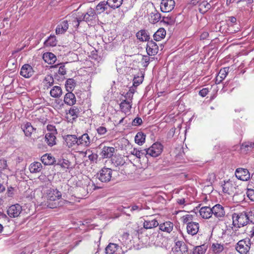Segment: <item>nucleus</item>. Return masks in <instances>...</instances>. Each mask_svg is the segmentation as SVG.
Here are the masks:
<instances>
[{
	"instance_id": "51",
	"label": "nucleus",
	"mask_w": 254,
	"mask_h": 254,
	"mask_svg": "<svg viewBox=\"0 0 254 254\" xmlns=\"http://www.w3.org/2000/svg\"><path fill=\"white\" fill-rule=\"evenodd\" d=\"M151 18L152 19V22L155 23L161 19V15L160 13L156 12L155 13H153V15L151 16Z\"/></svg>"
},
{
	"instance_id": "64",
	"label": "nucleus",
	"mask_w": 254,
	"mask_h": 254,
	"mask_svg": "<svg viewBox=\"0 0 254 254\" xmlns=\"http://www.w3.org/2000/svg\"><path fill=\"white\" fill-rule=\"evenodd\" d=\"M142 209V207H139L138 205H134L131 207V208L130 209L131 211H133L135 210L140 211Z\"/></svg>"
},
{
	"instance_id": "5",
	"label": "nucleus",
	"mask_w": 254,
	"mask_h": 254,
	"mask_svg": "<svg viewBox=\"0 0 254 254\" xmlns=\"http://www.w3.org/2000/svg\"><path fill=\"white\" fill-rule=\"evenodd\" d=\"M22 212V206L19 204L11 205L7 210L8 215L11 218H15L19 216Z\"/></svg>"
},
{
	"instance_id": "28",
	"label": "nucleus",
	"mask_w": 254,
	"mask_h": 254,
	"mask_svg": "<svg viewBox=\"0 0 254 254\" xmlns=\"http://www.w3.org/2000/svg\"><path fill=\"white\" fill-rule=\"evenodd\" d=\"M50 94L53 98H60L63 94L62 89L59 86H55L50 90Z\"/></svg>"
},
{
	"instance_id": "36",
	"label": "nucleus",
	"mask_w": 254,
	"mask_h": 254,
	"mask_svg": "<svg viewBox=\"0 0 254 254\" xmlns=\"http://www.w3.org/2000/svg\"><path fill=\"white\" fill-rule=\"evenodd\" d=\"M229 69V67H228L221 69L216 77V81H217L218 83L221 82L222 80L226 77L228 73Z\"/></svg>"
},
{
	"instance_id": "12",
	"label": "nucleus",
	"mask_w": 254,
	"mask_h": 254,
	"mask_svg": "<svg viewBox=\"0 0 254 254\" xmlns=\"http://www.w3.org/2000/svg\"><path fill=\"white\" fill-rule=\"evenodd\" d=\"M158 46L152 40L148 41L146 46V52L149 56H154L158 53Z\"/></svg>"
},
{
	"instance_id": "18",
	"label": "nucleus",
	"mask_w": 254,
	"mask_h": 254,
	"mask_svg": "<svg viewBox=\"0 0 254 254\" xmlns=\"http://www.w3.org/2000/svg\"><path fill=\"white\" fill-rule=\"evenodd\" d=\"M159 229L163 232L170 233L173 229L174 224L170 221H166L162 223L159 224Z\"/></svg>"
},
{
	"instance_id": "49",
	"label": "nucleus",
	"mask_w": 254,
	"mask_h": 254,
	"mask_svg": "<svg viewBox=\"0 0 254 254\" xmlns=\"http://www.w3.org/2000/svg\"><path fill=\"white\" fill-rule=\"evenodd\" d=\"M245 212L247 215V218H248V223L250 222L254 224V209L245 211Z\"/></svg>"
},
{
	"instance_id": "27",
	"label": "nucleus",
	"mask_w": 254,
	"mask_h": 254,
	"mask_svg": "<svg viewBox=\"0 0 254 254\" xmlns=\"http://www.w3.org/2000/svg\"><path fill=\"white\" fill-rule=\"evenodd\" d=\"M29 169L31 173H39L42 169V165L39 162H34L30 165Z\"/></svg>"
},
{
	"instance_id": "6",
	"label": "nucleus",
	"mask_w": 254,
	"mask_h": 254,
	"mask_svg": "<svg viewBox=\"0 0 254 254\" xmlns=\"http://www.w3.org/2000/svg\"><path fill=\"white\" fill-rule=\"evenodd\" d=\"M175 254H187L188 248L187 245L182 241H177L173 248Z\"/></svg>"
},
{
	"instance_id": "19",
	"label": "nucleus",
	"mask_w": 254,
	"mask_h": 254,
	"mask_svg": "<svg viewBox=\"0 0 254 254\" xmlns=\"http://www.w3.org/2000/svg\"><path fill=\"white\" fill-rule=\"evenodd\" d=\"M68 28V24L67 20H63L58 25L56 29V33L57 34L64 33L66 31Z\"/></svg>"
},
{
	"instance_id": "52",
	"label": "nucleus",
	"mask_w": 254,
	"mask_h": 254,
	"mask_svg": "<svg viewBox=\"0 0 254 254\" xmlns=\"http://www.w3.org/2000/svg\"><path fill=\"white\" fill-rule=\"evenodd\" d=\"M142 65L143 67H146L149 64L150 58L147 56H143L141 61Z\"/></svg>"
},
{
	"instance_id": "43",
	"label": "nucleus",
	"mask_w": 254,
	"mask_h": 254,
	"mask_svg": "<svg viewBox=\"0 0 254 254\" xmlns=\"http://www.w3.org/2000/svg\"><path fill=\"white\" fill-rule=\"evenodd\" d=\"M233 188L232 184L229 182H225L222 185L223 191L229 194H231Z\"/></svg>"
},
{
	"instance_id": "26",
	"label": "nucleus",
	"mask_w": 254,
	"mask_h": 254,
	"mask_svg": "<svg viewBox=\"0 0 254 254\" xmlns=\"http://www.w3.org/2000/svg\"><path fill=\"white\" fill-rule=\"evenodd\" d=\"M41 160L45 165H51L55 161V158L49 154H45L41 157Z\"/></svg>"
},
{
	"instance_id": "15",
	"label": "nucleus",
	"mask_w": 254,
	"mask_h": 254,
	"mask_svg": "<svg viewBox=\"0 0 254 254\" xmlns=\"http://www.w3.org/2000/svg\"><path fill=\"white\" fill-rule=\"evenodd\" d=\"M62 197V194L57 189L49 190L47 192V199L51 201H55Z\"/></svg>"
},
{
	"instance_id": "48",
	"label": "nucleus",
	"mask_w": 254,
	"mask_h": 254,
	"mask_svg": "<svg viewBox=\"0 0 254 254\" xmlns=\"http://www.w3.org/2000/svg\"><path fill=\"white\" fill-rule=\"evenodd\" d=\"M75 20L76 23L75 27H78L79 26V23L81 22L85 21L84 13L78 12L76 15V17L75 18Z\"/></svg>"
},
{
	"instance_id": "50",
	"label": "nucleus",
	"mask_w": 254,
	"mask_h": 254,
	"mask_svg": "<svg viewBox=\"0 0 254 254\" xmlns=\"http://www.w3.org/2000/svg\"><path fill=\"white\" fill-rule=\"evenodd\" d=\"M79 110L76 107H73L71 108L68 112V114L73 117V119H74L79 115Z\"/></svg>"
},
{
	"instance_id": "33",
	"label": "nucleus",
	"mask_w": 254,
	"mask_h": 254,
	"mask_svg": "<svg viewBox=\"0 0 254 254\" xmlns=\"http://www.w3.org/2000/svg\"><path fill=\"white\" fill-rule=\"evenodd\" d=\"M166 35V30L163 28H159L153 35L154 40L156 41H159L164 39Z\"/></svg>"
},
{
	"instance_id": "34",
	"label": "nucleus",
	"mask_w": 254,
	"mask_h": 254,
	"mask_svg": "<svg viewBox=\"0 0 254 254\" xmlns=\"http://www.w3.org/2000/svg\"><path fill=\"white\" fill-rule=\"evenodd\" d=\"M137 38L141 41H148L149 35L148 32L145 30H141L136 34Z\"/></svg>"
},
{
	"instance_id": "29",
	"label": "nucleus",
	"mask_w": 254,
	"mask_h": 254,
	"mask_svg": "<svg viewBox=\"0 0 254 254\" xmlns=\"http://www.w3.org/2000/svg\"><path fill=\"white\" fill-rule=\"evenodd\" d=\"M43 59L45 62L49 64H53L57 60L56 56L52 53H46L44 54Z\"/></svg>"
},
{
	"instance_id": "45",
	"label": "nucleus",
	"mask_w": 254,
	"mask_h": 254,
	"mask_svg": "<svg viewBox=\"0 0 254 254\" xmlns=\"http://www.w3.org/2000/svg\"><path fill=\"white\" fill-rule=\"evenodd\" d=\"M206 251V247L205 245H201L195 247L192 254H204Z\"/></svg>"
},
{
	"instance_id": "61",
	"label": "nucleus",
	"mask_w": 254,
	"mask_h": 254,
	"mask_svg": "<svg viewBox=\"0 0 254 254\" xmlns=\"http://www.w3.org/2000/svg\"><path fill=\"white\" fill-rule=\"evenodd\" d=\"M142 123V119L140 118H136L133 121V126H138L140 125Z\"/></svg>"
},
{
	"instance_id": "21",
	"label": "nucleus",
	"mask_w": 254,
	"mask_h": 254,
	"mask_svg": "<svg viewBox=\"0 0 254 254\" xmlns=\"http://www.w3.org/2000/svg\"><path fill=\"white\" fill-rule=\"evenodd\" d=\"M199 214L204 219L210 218L212 216V208L208 206L202 207L199 210Z\"/></svg>"
},
{
	"instance_id": "38",
	"label": "nucleus",
	"mask_w": 254,
	"mask_h": 254,
	"mask_svg": "<svg viewBox=\"0 0 254 254\" xmlns=\"http://www.w3.org/2000/svg\"><path fill=\"white\" fill-rule=\"evenodd\" d=\"M119 248V246L114 243H110L106 248V254H113Z\"/></svg>"
},
{
	"instance_id": "59",
	"label": "nucleus",
	"mask_w": 254,
	"mask_h": 254,
	"mask_svg": "<svg viewBox=\"0 0 254 254\" xmlns=\"http://www.w3.org/2000/svg\"><path fill=\"white\" fill-rule=\"evenodd\" d=\"M14 188L12 187H8L7 188V194L9 197H12L14 194Z\"/></svg>"
},
{
	"instance_id": "23",
	"label": "nucleus",
	"mask_w": 254,
	"mask_h": 254,
	"mask_svg": "<svg viewBox=\"0 0 254 254\" xmlns=\"http://www.w3.org/2000/svg\"><path fill=\"white\" fill-rule=\"evenodd\" d=\"M64 102L65 104L69 106L74 105L76 102L75 95L71 91L68 92L64 96Z\"/></svg>"
},
{
	"instance_id": "14",
	"label": "nucleus",
	"mask_w": 254,
	"mask_h": 254,
	"mask_svg": "<svg viewBox=\"0 0 254 254\" xmlns=\"http://www.w3.org/2000/svg\"><path fill=\"white\" fill-rule=\"evenodd\" d=\"M33 74V70L31 65L28 64L23 65L20 70V75L25 78H29Z\"/></svg>"
},
{
	"instance_id": "32",
	"label": "nucleus",
	"mask_w": 254,
	"mask_h": 254,
	"mask_svg": "<svg viewBox=\"0 0 254 254\" xmlns=\"http://www.w3.org/2000/svg\"><path fill=\"white\" fill-rule=\"evenodd\" d=\"M108 7L107 2L101 1L97 5L94 10L97 14H100L107 10Z\"/></svg>"
},
{
	"instance_id": "62",
	"label": "nucleus",
	"mask_w": 254,
	"mask_h": 254,
	"mask_svg": "<svg viewBox=\"0 0 254 254\" xmlns=\"http://www.w3.org/2000/svg\"><path fill=\"white\" fill-rule=\"evenodd\" d=\"M208 93V89L207 88H203L199 92V94L202 97H205Z\"/></svg>"
},
{
	"instance_id": "20",
	"label": "nucleus",
	"mask_w": 254,
	"mask_h": 254,
	"mask_svg": "<svg viewBox=\"0 0 254 254\" xmlns=\"http://www.w3.org/2000/svg\"><path fill=\"white\" fill-rule=\"evenodd\" d=\"M159 225V222L156 219L149 218L144 220L143 227L146 229H152Z\"/></svg>"
},
{
	"instance_id": "4",
	"label": "nucleus",
	"mask_w": 254,
	"mask_h": 254,
	"mask_svg": "<svg viewBox=\"0 0 254 254\" xmlns=\"http://www.w3.org/2000/svg\"><path fill=\"white\" fill-rule=\"evenodd\" d=\"M112 170L108 168H103L98 174V179L102 182H108L112 178Z\"/></svg>"
},
{
	"instance_id": "30",
	"label": "nucleus",
	"mask_w": 254,
	"mask_h": 254,
	"mask_svg": "<svg viewBox=\"0 0 254 254\" xmlns=\"http://www.w3.org/2000/svg\"><path fill=\"white\" fill-rule=\"evenodd\" d=\"M176 18L175 15L169 14L168 16H163L161 22L167 25H173L175 23Z\"/></svg>"
},
{
	"instance_id": "63",
	"label": "nucleus",
	"mask_w": 254,
	"mask_h": 254,
	"mask_svg": "<svg viewBox=\"0 0 254 254\" xmlns=\"http://www.w3.org/2000/svg\"><path fill=\"white\" fill-rule=\"evenodd\" d=\"M133 92H127L126 96H125V97L126 98H128V100L127 101H132V97H133Z\"/></svg>"
},
{
	"instance_id": "2",
	"label": "nucleus",
	"mask_w": 254,
	"mask_h": 254,
	"mask_svg": "<svg viewBox=\"0 0 254 254\" xmlns=\"http://www.w3.org/2000/svg\"><path fill=\"white\" fill-rule=\"evenodd\" d=\"M245 212L239 213H234L232 215L233 223L238 227H243L248 224V218Z\"/></svg>"
},
{
	"instance_id": "39",
	"label": "nucleus",
	"mask_w": 254,
	"mask_h": 254,
	"mask_svg": "<svg viewBox=\"0 0 254 254\" xmlns=\"http://www.w3.org/2000/svg\"><path fill=\"white\" fill-rule=\"evenodd\" d=\"M212 252L215 254H218L224 250V246L219 243H213L211 247Z\"/></svg>"
},
{
	"instance_id": "53",
	"label": "nucleus",
	"mask_w": 254,
	"mask_h": 254,
	"mask_svg": "<svg viewBox=\"0 0 254 254\" xmlns=\"http://www.w3.org/2000/svg\"><path fill=\"white\" fill-rule=\"evenodd\" d=\"M143 78V76H138L137 77H134V78L133 79V85L134 87H136V86H138L140 83H141L142 82Z\"/></svg>"
},
{
	"instance_id": "24",
	"label": "nucleus",
	"mask_w": 254,
	"mask_h": 254,
	"mask_svg": "<svg viewBox=\"0 0 254 254\" xmlns=\"http://www.w3.org/2000/svg\"><path fill=\"white\" fill-rule=\"evenodd\" d=\"M54 79L51 75H47L43 81V88L44 90L48 89L54 85Z\"/></svg>"
},
{
	"instance_id": "22",
	"label": "nucleus",
	"mask_w": 254,
	"mask_h": 254,
	"mask_svg": "<svg viewBox=\"0 0 254 254\" xmlns=\"http://www.w3.org/2000/svg\"><path fill=\"white\" fill-rule=\"evenodd\" d=\"M64 139L68 147H71L75 145H77V136L75 135H67Z\"/></svg>"
},
{
	"instance_id": "8",
	"label": "nucleus",
	"mask_w": 254,
	"mask_h": 254,
	"mask_svg": "<svg viewBox=\"0 0 254 254\" xmlns=\"http://www.w3.org/2000/svg\"><path fill=\"white\" fill-rule=\"evenodd\" d=\"M77 146L86 147L90 146L92 140L88 133H84L77 137Z\"/></svg>"
},
{
	"instance_id": "44",
	"label": "nucleus",
	"mask_w": 254,
	"mask_h": 254,
	"mask_svg": "<svg viewBox=\"0 0 254 254\" xmlns=\"http://www.w3.org/2000/svg\"><path fill=\"white\" fill-rule=\"evenodd\" d=\"M75 85L74 80L72 78L68 79L65 83V88L68 92L71 91Z\"/></svg>"
},
{
	"instance_id": "11",
	"label": "nucleus",
	"mask_w": 254,
	"mask_h": 254,
	"mask_svg": "<svg viewBox=\"0 0 254 254\" xmlns=\"http://www.w3.org/2000/svg\"><path fill=\"white\" fill-rule=\"evenodd\" d=\"M85 22L90 24H93L97 18L95 10L92 8L88 9L86 13H84Z\"/></svg>"
},
{
	"instance_id": "47",
	"label": "nucleus",
	"mask_w": 254,
	"mask_h": 254,
	"mask_svg": "<svg viewBox=\"0 0 254 254\" xmlns=\"http://www.w3.org/2000/svg\"><path fill=\"white\" fill-rule=\"evenodd\" d=\"M253 148H254V142H246L243 143L241 146V149L244 151H249Z\"/></svg>"
},
{
	"instance_id": "17",
	"label": "nucleus",
	"mask_w": 254,
	"mask_h": 254,
	"mask_svg": "<svg viewBox=\"0 0 254 254\" xmlns=\"http://www.w3.org/2000/svg\"><path fill=\"white\" fill-rule=\"evenodd\" d=\"M199 225L197 222H193L187 225V232L192 236L196 235L199 230Z\"/></svg>"
},
{
	"instance_id": "60",
	"label": "nucleus",
	"mask_w": 254,
	"mask_h": 254,
	"mask_svg": "<svg viewBox=\"0 0 254 254\" xmlns=\"http://www.w3.org/2000/svg\"><path fill=\"white\" fill-rule=\"evenodd\" d=\"M98 158V155L96 153H91L88 155V159L92 162L96 161Z\"/></svg>"
},
{
	"instance_id": "31",
	"label": "nucleus",
	"mask_w": 254,
	"mask_h": 254,
	"mask_svg": "<svg viewBox=\"0 0 254 254\" xmlns=\"http://www.w3.org/2000/svg\"><path fill=\"white\" fill-rule=\"evenodd\" d=\"M112 163L115 167L122 166L125 164L124 158L121 156H115L112 158Z\"/></svg>"
},
{
	"instance_id": "37",
	"label": "nucleus",
	"mask_w": 254,
	"mask_h": 254,
	"mask_svg": "<svg viewBox=\"0 0 254 254\" xmlns=\"http://www.w3.org/2000/svg\"><path fill=\"white\" fill-rule=\"evenodd\" d=\"M107 3L110 8L115 9L119 8L123 3V0H107Z\"/></svg>"
},
{
	"instance_id": "13",
	"label": "nucleus",
	"mask_w": 254,
	"mask_h": 254,
	"mask_svg": "<svg viewBox=\"0 0 254 254\" xmlns=\"http://www.w3.org/2000/svg\"><path fill=\"white\" fill-rule=\"evenodd\" d=\"M21 127L25 135L27 137H30L32 132L36 130V128L34 127L29 122L23 123Z\"/></svg>"
},
{
	"instance_id": "35",
	"label": "nucleus",
	"mask_w": 254,
	"mask_h": 254,
	"mask_svg": "<svg viewBox=\"0 0 254 254\" xmlns=\"http://www.w3.org/2000/svg\"><path fill=\"white\" fill-rule=\"evenodd\" d=\"M131 101H127V100L123 101L120 105L122 111L125 113L129 112L131 108Z\"/></svg>"
},
{
	"instance_id": "57",
	"label": "nucleus",
	"mask_w": 254,
	"mask_h": 254,
	"mask_svg": "<svg viewBox=\"0 0 254 254\" xmlns=\"http://www.w3.org/2000/svg\"><path fill=\"white\" fill-rule=\"evenodd\" d=\"M7 165L6 161L5 160H0V172L7 169Z\"/></svg>"
},
{
	"instance_id": "46",
	"label": "nucleus",
	"mask_w": 254,
	"mask_h": 254,
	"mask_svg": "<svg viewBox=\"0 0 254 254\" xmlns=\"http://www.w3.org/2000/svg\"><path fill=\"white\" fill-rule=\"evenodd\" d=\"M182 222L184 223H186L187 225L189 224L190 223H193V220L194 219V216L191 214H187L183 216L182 217Z\"/></svg>"
},
{
	"instance_id": "3",
	"label": "nucleus",
	"mask_w": 254,
	"mask_h": 254,
	"mask_svg": "<svg viewBox=\"0 0 254 254\" xmlns=\"http://www.w3.org/2000/svg\"><path fill=\"white\" fill-rule=\"evenodd\" d=\"M163 150L162 145L158 142L153 143L151 147L145 149V156L156 157L160 155Z\"/></svg>"
},
{
	"instance_id": "58",
	"label": "nucleus",
	"mask_w": 254,
	"mask_h": 254,
	"mask_svg": "<svg viewBox=\"0 0 254 254\" xmlns=\"http://www.w3.org/2000/svg\"><path fill=\"white\" fill-rule=\"evenodd\" d=\"M97 131L100 135L105 134L107 132V129L104 127H100L97 129Z\"/></svg>"
},
{
	"instance_id": "56",
	"label": "nucleus",
	"mask_w": 254,
	"mask_h": 254,
	"mask_svg": "<svg viewBox=\"0 0 254 254\" xmlns=\"http://www.w3.org/2000/svg\"><path fill=\"white\" fill-rule=\"evenodd\" d=\"M247 196L250 200L254 201V190L249 189L247 192Z\"/></svg>"
},
{
	"instance_id": "42",
	"label": "nucleus",
	"mask_w": 254,
	"mask_h": 254,
	"mask_svg": "<svg viewBox=\"0 0 254 254\" xmlns=\"http://www.w3.org/2000/svg\"><path fill=\"white\" fill-rule=\"evenodd\" d=\"M57 44V42L55 36H50L44 42L45 47H54Z\"/></svg>"
},
{
	"instance_id": "7",
	"label": "nucleus",
	"mask_w": 254,
	"mask_h": 254,
	"mask_svg": "<svg viewBox=\"0 0 254 254\" xmlns=\"http://www.w3.org/2000/svg\"><path fill=\"white\" fill-rule=\"evenodd\" d=\"M212 215L219 220H221L225 216L224 208L220 204H217L212 207Z\"/></svg>"
},
{
	"instance_id": "40",
	"label": "nucleus",
	"mask_w": 254,
	"mask_h": 254,
	"mask_svg": "<svg viewBox=\"0 0 254 254\" xmlns=\"http://www.w3.org/2000/svg\"><path fill=\"white\" fill-rule=\"evenodd\" d=\"M130 154L136 156L138 158H140L143 156H145V149L139 150L134 148L130 152Z\"/></svg>"
},
{
	"instance_id": "9",
	"label": "nucleus",
	"mask_w": 254,
	"mask_h": 254,
	"mask_svg": "<svg viewBox=\"0 0 254 254\" xmlns=\"http://www.w3.org/2000/svg\"><path fill=\"white\" fill-rule=\"evenodd\" d=\"M175 5L174 0H162L160 9L163 12H169L173 10Z\"/></svg>"
},
{
	"instance_id": "54",
	"label": "nucleus",
	"mask_w": 254,
	"mask_h": 254,
	"mask_svg": "<svg viewBox=\"0 0 254 254\" xmlns=\"http://www.w3.org/2000/svg\"><path fill=\"white\" fill-rule=\"evenodd\" d=\"M70 164V162L67 160L63 159L62 161H60L59 165H60L62 168L68 169L69 167Z\"/></svg>"
},
{
	"instance_id": "55",
	"label": "nucleus",
	"mask_w": 254,
	"mask_h": 254,
	"mask_svg": "<svg viewBox=\"0 0 254 254\" xmlns=\"http://www.w3.org/2000/svg\"><path fill=\"white\" fill-rule=\"evenodd\" d=\"M58 69V73L62 75H64L66 74V71L64 64H61Z\"/></svg>"
},
{
	"instance_id": "1",
	"label": "nucleus",
	"mask_w": 254,
	"mask_h": 254,
	"mask_svg": "<svg viewBox=\"0 0 254 254\" xmlns=\"http://www.w3.org/2000/svg\"><path fill=\"white\" fill-rule=\"evenodd\" d=\"M251 244V239L247 238L238 242L236 250L241 254H247L250 250Z\"/></svg>"
},
{
	"instance_id": "10",
	"label": "nucleus",
	"mask_w": 254,
	"mask_h": 254,
	"mask_svg": "<svg viewBox=\"0 0 254 254\" xmlns=\"http://www.w3.org/2000/svg\"><path fill=\"white\" fill-rule=\"evenodd\" d=\"M235 175L238 179L244 181H248L250 178V174L247 169H237L235 172Z\"/></svg>"
},
{
	"instance_id": "16",
	"label": "nucleus",
	"mask_w": 254,
	"mask_h": 254,
	"mask_svg": "<svg viewBox=\"0 0 254 254\" xmlns=\"http://www.w3.org/2000/svg\"><path fill=\"white\" fill-rule=\"evenodd\" d=\"M115 149L113 147L104 146L100 153V155L104 158H110L113 156Z\"/></svg>"
},
{
	"instance_id": "41",
	"label": "nucleus",
	"mask_w": 254,
	"mask_h": 254,
	"mask_svg": "<svg viewBox=\"0 0 254 254\" xmlns=\"http://www.w3.org/2000/svg\"><path fill=\"white\" fill-rule=\"evenodd\" d=\"M145 135L141 132H138L135 136V142L139 145H141L145 141Z\"/></svg>"
},
{
	"instance_id": "25",
	"label": "nucleus",
	"mask_w": 254,
	"mask_h": 254,
	"mask_svg": "<svg viewBox=\"0 0 254 254\" xmlns=\"http://www.w3.org/2000/svg\"><path fill=\"white\" fill-rule=\"evenodd\" d=\"M45 138L48 145L50 146H53L56 144V137L55 133L54 132L47 133L45 135Z\"/></svg>"
}]
</instances>
